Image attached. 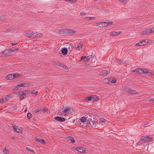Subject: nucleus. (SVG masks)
I'll list each match as a JSON object with an SVG mask.
<instances>
[{
  "label": "nucleus",
  "mask_w": 154,
  "mask_h": 154,
  "mask_svg": "<svg viewBox=\"0 0 154 154\" xmlns=\"http://www.w3.org/2000/svg\"><path fill=\"white\" fill-rule=\"evenodd\" d=\"M4 19V18H3L2 17H0V20H2V19Z\"/></svg>",
  "instance_id": "55"
},
{
  "label": "nucleus",
  "mask_w": 154,
  "mask_h": 154,
  "mask_svg": "<svg viewBox=\"0 0 154 154\" xmlns=\"http://www.w3.org/2000/svg\"><path fill=\"white\" fill-rule=\"evenodd\" d=\"M41 111V110L38 109H36L34 111V112L35 113H37L38 112H40Z\"/></svg>",
  "instance_id": "40"
},
{
  "label": "nucleus",
  "mask_w": 154,
  "mask_h": 154,
  "mask_svg": "<svg viewBox=\"0 0 154 154\" xmlns=\"http://www.w3.org/2000/svg\"><path fill=\"white\" fill-rule=\"evenodd\" d=\"M33 119L34 120H35V119H34L33 118Z\"/></svg>",
  "instance_id": "58"
},
{
  "label": "nucleus",
  "mask_w": 154,
  "mask_h": 154,
  "mask_svg": "<svg viewBox=\"0 0 154 154\" xmlns=\"http://www.w3.org/2000/svg\"><path fill=\"white\" fill-rule=\"evenodd\" d=\"M20 87H21L20 86V84L16 86V87L17 88H18Z\"/></svg>",
  "instance_id": "54"
},
{
  "label": "nucleus",
  "mask_w": 154,
  "mask_h": 154,
  "mask_svg": "<svg viewBox=\"0 0 154 154\" xmlns=\"http://www.w3.org/2000/svg\"><path fill=\"white\" fill-rule=\"evenodd\" d=\"M35 140L38 142H40L43 143H44L45 142L44 140L41 138H38L37 137H35Z\"/></svg>",
  "instance_id": "17"
},
{
  "label": "nucleus",
  "mask_w": 154,
  "mask_h": 154,
  "mask_svg": "<svg viewBox=\"0 0 154 154\" xmlns=\"http://www.w3.org/2000/svg\"><path fill=\"white\" fill-rule=\"evenodd\" d=\"M6 79L8 80H12L14 79L13 77V74H9L6 77Z\"/></svg>",
  "instance_id": "18"
},
{
  "label": "nucleus",
  "mask_w": 154,
  "mask_h": 154,
  "mask_svg": "<svg viewBox=\"0 0 154 154\" xmlns=\"http://www.w3.org/2000/svg\"><path fill=\"white\" fill-rule=\"evenodd\" d=\"M94 57V55H90L88 56H86V60H84V61H87L90 59H92Z\"/></svg>",
  "instance_id": "23"
},
{
  "label": "nucleus",
  "mask_w": 154,
  "mask_h": 154,
  "mask_svg": "<svg viewBox=\"0 0 154 154\" xmlns=\"http://www.w3.org/2000/svg\"><path fill=\"white\" fill-rule=\"evenodd\" d=\"M15 139H16V138L15 137H12V140H15Z\"/></svg>",
  "instance_id": "53"
},
{
  "label": "nucleus",
  "mask_w": 154,
  "mask_h": 154,
  "mask_svg": "<svg viewBox=\"0 0 154 154\" xmlns=\"http://www.w3.org/2000/svg\"><path fill=\"white\" fill-rule=\"evenodd\" d=\"M1 87V86L0 85V87Z\"/></svg>",
  "instance_id": "60"
},
{
  "label": "nucleus",
  "mask_w": 154,
  "mask_h": 154,
  "mask_svg": "<svg viewBox=\"0 0 154 154\" xmlns=\"http://www.w3.org/2000/svg\"><path fill=\"white\" fill-rule=\"evenodd\" d=\"M109 72L107 70H103L101 72L100 74V75L102 76H105L108 74H109Z\"/></svg>",
  "instance_id": "14"
},
{
  "label": "nucleus",
  "mask_w": 154,
  "mask_h": 154,
  "mask_svg": "<svg viewBox=\"0 0 154 154\" xmlns=\"http://www.w3.org/2000/svg\"><path fill=\"white\" fill-rule=\"evenodd\" d=\"M48 109H47L44 108L42 109V111H43V112L44 113H45V112H47V111H48Z\"/></svg>",
  "instance_id": "43"
},
{
  "label": "nucleus",
  "mask_w": 154,
  "mask_h": 154,
  "mask_svg": "<svg viewBox=\"0 0 154 154\" xmlns=\"http://www.w3.org/2000/svg\"><path fill=\"white\" fill-rule=\"evenodd\" d=\"M11 52H12V49L10 48L6 50L3 52L0 53V56H3V55L8 56L10 55Z\"/></svg>",
  "instance_id": "4"
},
{
  "label": "nucleus",
  "mask_w": 154,
  "mask_h": 154,
  "mask_svg": "<svg viewBox=\"0 0 154 154\" xmlns=\"http://www.w3.org/2000/svg\"><path fill=\"white\" fill-rule=\"evenodd\" d=\"M147 73H148V75H149V76H152V75H154L153 73H152L151 72H149V71H148V72H147Z\"/></svg>",
  "instance_id": "41"
},
{
  "label": "nucleus",
  "mask_w": 154,
  "mask_h": 154,
  "mask_svg": "<svg viewBox=\"0 0 154 154\" xmlns=\"http://www.w3.org/2000/svg\"><path fill=\"white\" fill-rule=\"evenodd\" d=\"M69 140L71 141L72 142L75 143V139L72 137H69Z\"/></svg>",
  "instance_id": "34"
},
{
  "label": "nucleus",
  "mask_w": 154,
  "mask_h": 154,
  "mask_svg": "<svg viewBox=\"0 0 154 154\" xmlns=\"http://www.w3.org/2000/svg\"><path fill=\"white\" fill-rule=\"evenodd\" d=\"M142 142V141H141L140 140V141H139L137 143V144L138 145H140L141 144H142V143L141 142Z\"/></svg>",
  "instance_id": "47"
},
{
  "label": "nucleus",
  "mask_w": 154,
  "mask_h": 154,
  "mask_svg": "<svg viewBox=\"0 0 154 154\" xmlns=\"http://www.w3.org/2000/svg\"><path fill=\"white\" fill-rule=\"evenodd\" d=\"M75 149L80 153H84L85 152V150L84 149V147H82L79 146L76 147Z\"/></svg>",
  "instance_id": "9"
},
{
  "label": "nucleus",
  "mask_w": 154,
  "mask_h": 154,
  "mask_svg": "<svg viewBox=\"0 0 154 154\" xmlns=\"http://www.w3.org/2000/svg\"><path fill=\"white\" fill-rule=\"evenodd\" d=\"M122 90L123 91L127 92L129 94L138 95L139 94V93L136 91L132 89L130 87L126 86L123 87Z\"/></svg>",
  "instance_id": "1"
},
{
  "label": "nucleus",
  "mask_w": 154,
  "mask_h": 154,
  "mask_svg": "<svg viewBox=\"0 0 154 154\" xmlns=\"http://www.w3.org/2000/svg\"><path fill=\"white\" fill-rule=\"evenodd\" d=\"M30 84L26 82V83H21L20 84V87H28L30 85Z\"/></svg>",
  "instance_id": "20"
},
{
  "label": "nucleus",
  "mask_w": 154,
  "mask_h": 154,
  "mask_svg": "<svg viewBox=\"0 0 154 154\" xmlns=\"http://www.w3.org/2000/svg\"><path fill=\"white\" fill-rule=\"evenodd\" d=\"M149 101H151L152 102H154V98H151L149 99Z\"/></svg>",
  "instance_id": "48"
},
{
  "label": "nucleus",
  "mask_w": 154,
  "mask_h": 154,
  "mask_svg": "<svg viewBox=\"0 0 154 154\" xmlns=\"http://www.w3.org/2000/svg\"><path fill=\"white\" fill-rule=\"evenodd\" d=\"M91 96H89L85 98V102H88L90 100H91Z\"/></svg>",
  "instance_id": "27"
},
{
  "label": "nucleus",
  "mask_w": 154,
  "mask_h": 154,
  "mask_svg": "<svg viewBox=\"0 0 154 154\" xmlns=\"http://www.w3.org/2000/svg\"><path fill=\"white\" fill-rule=\"evenodd\" d=\"M91 122V123H92V124H94V122H92V121Z\"/></svg>",
  "instance_id": "57"
},
{
  "label": "nucleus",
  "mask_w": 154,
  "mask_h": 154,
  "mask_svg": "<svg viewBox=\"0 0 154 154\" xmlns=\"http://www.w3.org/2000/svg\"><path fill=\"white\" fill-rule=\"evenodd\" d=\"M3 152L5 154H7L9 152V151L8 149H3Z\"/></svg>",
  "instance_id": "37"
},
{
  "label": "nucleus",
  "mask_w": 154,
  "mask_h": 154,
  "mask_svg": "<svg viewBox=\"0 0 154 154\" xmlns=\"http://www.w3.org/2000/svg\"><path fill=\"white\" fill-rule=\"evenodd\" d=\"M120 2L122 3H126L129 0H119Z\"/></svg>",
  "instance_id": "38"
},
{
  "label": "nucleus",
  "mask_w": 154,
  "mask_h": 154,
  "mask_svg": "<svg viewBox=\"0 0 154 154\" xmlns=\"http://www.w3.org/2000/svg\"><path fill=\"white\" fill-rule=\"evenodd\" d=\"M19 50V48H14L13 49H12V52L14 51H18Z\"/></svg>",
  "instance_id": "45"
},
{
  "label": "nucleus",
  "mask_w": 154,
  "mask_h": 154,
  "mask_svg": "<svg viewBox=\"0 0 154 154\" xmlns=\"http://www.w3.org/2000/svg\"><path fill=\"white\" fill-rule=\"evenodd\" d=\"M75 32L72 29H68V34L70 35H74L75 33Z\"/></svg>",
  "instance_id": "26"
},
{
  "label": "nucleus",
  "mask_w": 154,
  "mask_h": 154,
  "mask_svg": "<svg viewBox=\"0 0 154 154\" xmlns=\"http://www.w3.org/2000/svg\"><path fill=\"white\" fill-rule=\"evenodd\" d=\"M26 91H20L17 93V94L20 96V100H22L25 98L26 97Z\"/></svg>",
  "instance_id": "6"
},
{
  "label": "nucleus",
  "mask_w": 154,
  "mask_h": 154,
  "mask_svg": "<svg viewBox=\"0 0 154 154\" xmlns=\"http://www.w3.org/2000/svg\"><path fill=\"white\" fill-rule=\"evenodd\" d=\"M62 65L61 66V67H63V68H66V66H64V65L63 64H62Z\"/></svg>",
  "instance_id": "52"
},
{
  "label": "nucleus",
  "mask_w": 154,
  "mask_h": 154,
  "mask_svg": "<svg viewBox=\"0 0 154 154\" xmlns=\"http://www.w3.org/2000/svg\"><path fill=\"white\" fill-rule=\"evenodd\" d=\"M54 119L57 121L62 122L66 121V119L64 118L61 117L59 116H56Z\"/></svg>",
  "instance_id": "12"
},
{
  "label": "nucleus",
  "mask_w": 154,
  "mask_h": 154,
  "mask_svg": "<svg viewBox=\"0 0 154 154\" xmlns=\"http://www.w3.org/2000/svg\"><path fill=\"white\" fill-rule=\"evenodd\" d=\"M142 71V68H138L135 69L134 71V72H136L138 73L139 74H142L143 73V72Z\"/></svg>",
  "instance_id": "19"
},
{
  "label": "nucleus",
  "mask_w": 154,
  "mask_h": 154,
  "mask_svg": "<svg viewBox=\"0 0 154 154\" xmlns=\"http://www.w3.org/2000/svg\"><path fill=\"white\" fill-rule=\"evenodd\" d=\"M31 93L32 94H35L36 95H37V93H38V91H35V90H32L31 91Z\"/></svg>",
  "instance_id": "31"
},
{
  "label": "nucleus",
  "mask_w": 154,
  "mask_h": 154,
  "mask_svg": "<svg viewBox=\"0 0 154 154\" xmlns=\"http://www.w3.org/2000/svg\"><path fill=\"white\" fill-rule=\"evenodd\" d=\"M56 32L58 34L63 33V29H57L56 30Z\"/></svg>",
  "instance_id": "30"
},
{
  "label": "nucleus",
  "mask_w": 154,
  "mask_h": 154,
  "mask_svg": "<svg viewBox=\"0 0 154 154\" xmlns=\"http://www.w3.org/2000/svg\"><path fill=\"white\" fill-rule=\"evenodd\" d=\"M61 52L64 55H66L68 52V50L66 48H63L61 50Z\"/></svg>",
  "instance_id": "21"
},
{
  "label": "nucleus",
  "mask_w": 154,
  "mask_h": 154,
  "mask_svg": "<svg viewBox=\"0 0 154 154\" xmlns=\"http://www.w3.org/2000/svg\"><path fill=\"white\" fill-rule=\"evenodd\" d=\"M103 23V27H105L109 25H112V22H108L107 23L104 22Z\"/></svg>",
  "instance_id": "25"
},
{
  "label": "nucleus",
  "mask_w": 154,
  "mask_h": 154,
  "mask_svg": "<svg viewBox=\"0 0 154 154\" xmlns=\"http://www.w3.org/2000/svg\"><path fill=\"white\" fill-rule=\"evenodd\" d=\"M13 128L14 130L17 133L21 132L22 131V129L20 128L18 126L14 125Z\"/></svg>",
  "instance_id": "13"
},
{
  "label": "nucleus",
  "mask_w": 154,
  "mask_h": 154,
  "mask_svg": "<svg viewBox=\"0 0 154 154\" xmlns=\"http://www.w3.org/2000/svg\"><path fill=\"white\" fill-rule=\"evenodd\" d=\"M107 80L108 84H112L113 83H115L116 82V80L115 78L112 77H111L107 79H105V80Z\"/></svg>",
  "instance_id": "7"
},
{
  "label": "nucleus",
  "mask_w": 154,
  "mask_h": 154,
  "mask_svg": "<svg viewBox=\"0 0 154 154\" xmlns=\"http://www.w3.org/2000/svg\"><path fill=\"white\" fill-rule=\"evenodd\" d=\"M88 116H87L86 117H82L80 119L81 122L83 123H85L86 122V121L88 119Z\"/></svg>",
  "instance_id": "22"
},
{
  "label": "nucleus",
  "mask_w": 154,
  "mask_h": 154,
  "mask_svg": "<svg viewBox=\"0 0 154 154\" xmlns=\"http://www.w3.org/2000/svg\"><path fill=\"white\" fill-rule=\"evenodd\" d=\"M90 19H93V17H88Z\"/></svg>",
  "instance_id": "56"
},
{
  "label": "nucleus",
  "mask_w": 154,
  "mask_h": 154,
  "mask_svg": "<svg viewBox=\"0 0 154 154\" xmlns=\"http://www.w3.org/2000/svg\"><path fill=\"white\" fill-rule=\"evenodd\" d=\"M12 45H15L18 44V43H11Z\"/></svg>",
  "instance_id": "49"
},
{
  "label": "nucleus",
  "mask_w": 154,
  "mask_h": 154,
  "mask_svg": "<svg viewBox=\"0 0 154 154\" xmlns=\"http://www.w3.org/2000/svg\"><path fill=\"white\" fill-rule=\"evenodd\" d=\"M33 119L34 120H35V119H34L33 118Z\"/></svg>",
  "instance_id": "59"
},
{
  "label": "nucleus",
  "mask_w": 154,
  "mask_h": 154,
  "mask_svg": "<svg viewBox=\"0 0 154 154\" xmlns=\"http://www.w3.org/2000/svg\"><path fill=\"white\" fill-rule=\"evenodd\" d=\"M75 47L76 50L81 51L82 47V43L81 42H76L75 44Z\"/></svg>",
  "instance_id": "5"
},
{
  "label": "nucleus",
  "mask_w": 154,
  "mask_h": 154,
  "mask_svg": "<svg viewBox=\"0 0 154 154\" xmlns=\"http://www.w3.org/2000/svg\"><path fill=\"white\" fill-rule=\"evenodd\" d=\"M68 29H65L63 30V34L66 33L68 34Z\"/></svg>",
  "instance_id": "39"
},
{
  "label": "nucleus",
  "mask_w": 154,
  "mask_h": 154,
  "mask_svg": "<svg viewBox=\"0 0 154 154\" xmlns=\"http://www.w3.org/2000/svg\"><path fill=\"white\" fill-rule=\"evenodd\" d=\"M73 49V47L71 45H70L69 46V48H68V51H69V52H71L72 51V50Z\"/></svg>",
  "instance_id": "36"
},
{
  "label": "nucleus",
  "mask_w": 154,
  "mask_h": 154,
  "mask_svg": "<svg viewBox=\"0 0 154 154\" xmlns=\"http://www.w3.org/2000/svg\"><path fill=\"white\" fill-rule=\"evenodd\" d=\"M86 14V13L85 12H81L80 14V16H83L85 15Z\"/></svg>",
  "instance_id": "42"
},
{
  "label": "nucleus",
  "mask_w": 154,
  "mask_h": 154,
  "mask_svg": "<svg viewBox=\"0 0 154 154\" xmlns=\"http://www.w3.org/2000/svg\"><path fill=\"white\" fill-rule=\"evenodd\" d=\"M106 119L103 118H101L100 119V121L102 123H104L106 121Z\"/></svg>",
  "instance_id": "35"
},
{
  "label": "nucleus",
  "mask_w": 154,
  "mask_h": 154,
  "mask_svg": "<svg viewBox=\"0 0 154 154\" xmlns=\"http://www.w3.org/2000/svg\"><path fill=\"white\" fill-rule=\"evenodd\" d=\"M151 33V30L150 29H147L141 32L142 34L143 35H148L149 34Z\"/></svg>",
  "instance_id": "11"
},
{
  "label": "nucleus",
  "mask_w": 154,
  "mask_h": 154,
  "mask_svg": "<svg viewBox=\"0 0 154 154\" xmlns=\"http://www.w3.org/2000/svg\"><path fill=\"white\" fill-rule=\"evenodd\" d=\"M22 75V74H18L17 73L13 74V77L14 78V79L15 78H19L20 76H21Z\"/></svg>",
  "instance_id": "24"
},
{
  "label": "nucleus",
  "mask_w": 154,
  "mask_h": 154,
  "mask_svg": "<svg viewBox=\"0 0 154 154\" xmlns=\"http://www.w3.org/2000/svg\"><path fill=\"white\" fill-rule=\"evenodd\" d=\"M153 140L152 137L148 136H142L140 137V140L142 141V143L148 142L152 141Z\"/></svg>",
  "instance_id": "3"
},
{
  "label": "nucleus",
  "mask_w": 154,
  "mask_h": 154,
  "mask_svg": "<svg viewBox=\"0 0 154 154\" xmlns=\"http://www.w3.org/2000/svg\"><path fill=\"white\" fill-rule=\"evenodd\" d=\"M27 36L31 38H38L41 35L40 33L37 32H32V33H29L27 34Z\"/></svg>",
  "instance_id": "2"
},
{
  "label": "nucleus",
  "mask_w": 154,
  "mask_h": 154,
  "mask_svg": "<svg viewBox=\"0 0 154 154\" xmlns=\"http://www.w3.org/2000/svg\"><path fill=\"white\" fill-rule=\"evenodd\" d=\"M91 101H97L99 100V97L96 95L91 96Z\"/></svg>",
  "instance_id": "16"
},
{
  "label": "nucleus",
  "mask_w": 154,
  "mask_h": 154,
  "mask_svg": "<svg viewBox=\"0 0 154 154\" xmlns=\"http://www.w3.org/2000/svg\"><path fill=\"white\" fill-rule=\"evenodd\" d=\"M26 149L27 150H28V151L30 152H32L33 153H35V152L34 151V150L30 149L28 147H26Z\"/></svg>",
  "instance_id": "33"
},
{
  "label": "nucleus",
  "mask_w": 154,
  "mask_h": 154,
  "mask_svg": "<svg viewBox=\"0 0 154 154\" xmlns=\"http://www.w3.org/2000/svg\"><path fill=\"white\" fill-rule=\"evenodd\" d=\"M70 110V109L69 108H65L62 111L63 113H68L69 112H68Z\"/></svg>",
  "instance_id": "28"
},
{
  "label": "nucleus",
  "mask_w": 154,
  "mask_h": 154,
  "mask_svg": "<svg viewBox=\"0 0 154 154\" xmlns=\"http://www.w3.org/2000/svg\"><path fill=\"white\" fill-rule=\"evenodd\" d=\"M9 96H6L0 99V103H3L7 102L9 100Z\"/></svg>",
  "instance_id": "8"
},
{
  "label": "nucleus",
  "mask_w": 154,
  "mask_h": 154,
  "mask_svg": "<svg viewBox=\"0 0 154 154\" xmlns=\"http://www.w3.org/2000/svg\"><path fill=\"white\" fill-rule=\"evenodd\" d=\"M27 117L28 119H30L32 117V115L31 113L28 112L27 114Z\"/></svg>",
  "instance_id": "29"
},
{
  "label": "nucleus",
  "mask_w": 154,
  "mask_h": 154,
  "mask_svg": "<svg viewBox=\"0 0 154 154\" xmlns=\"http://www.w3.org/2000/svg\"><path fill=\"white\" fill-rule=\"evenodd\" d=\"M147 43H146V42H145V40H143L142 41L139 42L138 43L136 44L135 45L137 47L142 46L144 45L145 44H147Z\"/></svg>",
  "instance_id": "10"
},
{
  "label": "nucleus",
  "mask_w": 154,
  "mask_h": 154,
  "mask_svg": "<svg viewBox=\"0 0 154 154\" xmlns=\"http://www.w3.org/2000/svg\"><path fill=\"white\" fill-rule=\"evenodd\" d=\"M81 60H86V56H82L81 57Z\"/></svg>",
  "instance_id": "46"
},
{
  "label": "nucleus",
  "mask_w": 154,
  "mask_h": 154,
  "mask_svg": "<svg viewBox=\"0 0 154 154\" xmlns=\"http://www.w3.org/2000/svg\"><path fill=\"white\" fill-rule=\"evenodd\" d=\"M121 32L120 31L119 32H113L111 33L110 35L112 37L114 36H116V35H119L121 33Z\"/></svg>",
  "instance_id": "15"
},
{
  "label": "nucleus",
  "mask_w": 154,
  "mask_h": 154,
  "mask_svg": "<svg viewBox=\"0 0 154 154\" xmlns=\"http://www.w3.org/2000/svg\"><path fill=\"white\" fill-rule=\"evenodd\" d=\"M151 33H153L154 32V28H153L152 29H151Z\"/></svg>",
  "instance_id": "51"
},
{
  "label": "nucleus",
  "mask_w": 154,
  "mask_h": 154,
  "mask_svg": "<svg viewBox=\"0 0 154 154\" xmlns=\"http://www.w3.org/2000/svg\"><path fill=\"white\" fill-rule=\"evenodd\" d=\"M54 63L56 65H57V66H61V64L60 63H59V62L57 63V62H55V63Z\"/></svg>",
  "instance_id": "44"
},
{
  "label": "nucleus",
  "mask_w": 154,
  "mask_h": 154,
  "mask_svg": "<svg viewBox=\"0 0 154 154\" xmlns=\"http://www.w3.org/2000/svg\"><path fill=\"white\" fill-rule=\"evenodd\" d=\"M89 119H88V121L87 122V123H89L90 125H91V123L90 122V120H89Z\"/></svg>",
  "instance_id": "50"
},
{
  "label": "nucleus",
  "mask_w": 154,
  "mask_h": 154,
  "mask_svg": "<svg viewBox=\"0 0 154 154\" xmlns=\"http://www.w3.org/2000/svg\"><path fill=\"white\" fill-rule=\"evenodd\" d=\"M142 71L143 72V73H147L148 72V70L146 68L143 69Z\"/></svg>",
  "instance_id": "32"
}]
</instances>
